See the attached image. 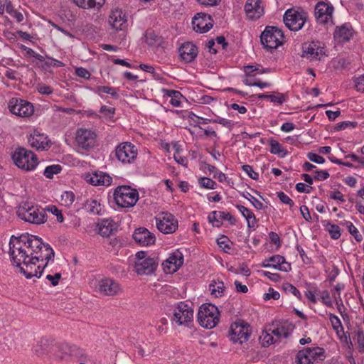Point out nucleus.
<instances>
[{
  "label": "nucleus",
  "mask_w": 364,
  "mask_h": 364,
  "mask_svg": "<svg viewBox=\"0 0 364 364\" xmlns=\"http://www.w3.org/2000/svg\"><path fill=\"white\" fill-rule=\"evenodd\" d=\"M43 240L29 233H23L18 237L12 235L9 241V251H14L18 257L24 259L35 256L40 247H43Z\"/></svg>",
  "instance_id": "f257e3e1"
},
{
  "label": "nucleus",
  "mask_w": 364,
  "mask_h": 364,
  "mask_svg": "<svg viewBox=\"0 0 364 364\" xmlns=\"http://www.w3.org/2000/svg\"><path fill=\"white\" fill-rule=\"evenodd\" d=\"M11 257V262L16 267L19 268V272L23 274L26 279H31L33 277L40 278L43 274L44 269L47 267V262L43 264L39 262L36 259H32V257H28L24 259L23 257H18L14 250L9 252Z\"/></svg>",
  "instance_id": "f03ea898"
},
{
  "label": "nucleus",
  "mask_w": 364,
  "mask_h": 364,
  "mask_svg": "<svg viewBox=\"0 0 364 364\" xmlns=\"http://www.w3.org/2000/svg\"><path fill=\"white\" fill-rule=\"evenodd\" d=\"M17 215L25 222L34 225L44 224L48 220L46 208L33 205L29 202L21 203L17 210Z\"/></svg>",
  "instance_id": "7ed1b4c3"
},
{
  "label": "nucleus",
  "mask_w": 364,
  "mask_h": 364,
  "mask_svg": "<svg viewBox=\"0 0 364 364\" xmlns=\"http://www.w3.org/2000/svg\"><path fill=\"white\" fill-rule=\"evenodd\" d=\"M113 200L119 208H129L135 205L139 200L136 189L130 186H118L113 191Z\"/></svg>",
  "instance_id": "20e7f679"
},
{
  "label": "nucleus",
  "mask_w": 364,
  "mask_h": 364,
  "mask_svg": "<svg viewBox=\"0 0 364 364\" xmlns=\"http://www.w3.org/2000/svg\"><path fill=\"white\" fill-rule=\"evenodd\" d=\"M11 158L18 168L26 171L34 170L39 163L33 152L21 146L16 149Z\"/></svg>",
  "instance_id": "39448f33"
},
{
  "label": "nucleus",
  "mask_w": 364,
  "mask_h": 364,
  "mask_svg": "<svg viewBox=\"0 0 364 364\" xmlns=\"http://www.w3.org/2000/svg\"><path fill=\"white\" fill-rule=\"evenodd\" d=\"M219 315L216 306L212 304H203L198 309L197 321L202 327L211 329L218 324Z\"/></svg>",
  "instance_id": "423d86ee"
},
{
  "label": "nucleus",
  "mask_w": 364,
  "mask_h": 364,
  "mask_svg": "<svg viewBox=\"0 0 364 364\" xmlns=\"http://www.w3.org/2000/svg\"><path fill=\"white\" fill-rule=\"evenodd\" d=\"M193 304H187L185 301L178 302L173 308L172 323H176L178 326L190 327L193 322Z\"/></svg>",
  "instance_id": "0eeeda50"
},
{
  "label": "nucleus",
  "mask_w": 364,
  "mask_h": 364,
  "mask_svg": "<svg viewBox=\"0 0 364 364\" xmlns=\"http://www.w3.org/2000/svg\"><path fill=\"white\" fill-rule=\"evenodd\" d=\"M137 154L138 150L135 145L131 142H122L111 152L109 156L123 164H130L134 161Z\"/></svg>",
  "instance_id": "6e6552de"
},
{
  "label": "nucleus",
  "mask_w": 364,
  "mask_h": 364,
  "mask_svg": "<svg viewBox=\"0 0 364 364\" xmlns=\"http://www.w3.org/2000/svg\"><path fill=\"white\" fill-rule=\"evenodd\" d=\"M147 254L146 251H139L136 253L134 269L139 275H151L154 274L157 269L158 259L147 257Z\"/></svg>",
  "instance_id": "1a4fd4ad"
},
{
  "label": "nucleus",
  "mask_w": 364,
  "mask_h": 364,
  "mask_svg": "<svg viewBox=\"0 0 364 364\" xmlns=\"http://www.w3.org/2000/svg\"><path fill=\"white\" fill-rule=\"evenodd\" d=\"M310 61L324 60L327 57L324 44L318 41H312L302 45V55Z\"/></svg>",
  "instance_id": "9d476101"
},
{
  "label": "nucleus",
  "mask_w": 364,
  "mask_h": 364,
  "mask_svg": "<svg viewBox=\"0 0 364 364\" xmlns=\"http://www.w3.org/2000/svg\"><path fill=\"white\" fill-rule=\"evenodd\" d=\"M261 43L267 50L276 49L284 41V34L281 29L276 26H267L262 33Z\"/></svg>",
  "instance_id": "9b49d317"
},
{
  "label": "nucleus",
  "mask_w": 364,
  "mask_h": 364,
  "mask_svg": "<svg viewBox=\"0 0 364 364\" xmlns=\"http://www.w3.org/2000/svg\"><path fill=\"white\" fill-rule=\"evenodd\" d=\"M308 19V14L302 10L287 9L284 15L285 26L291 31L301 30Z\"/></svg>",
  "instance_id": "f8f14e48"
},
{
  "label": "nucleus",
  "mask_w": 364,
  "mask_h": 364,
  "mask_svg": "<svg viewBox=\"0 0 364 364\" xmlns=\"http://www.w3.org/2000/svg\"><path fill=\"white\" fill-rule=\"evenodd\" d=\"M251 334L250 325L241 320L232 323L229 330L230 340L233 343H243L248 341Z\"/></svg>",
  "instance_id": "ddd939ff"
},
{
  "label": "nucleus",
  "mask_w": 364,
  "mask_h": 364,
  "mask_svg": "<svg viewBox=\"0 0 364 364\" xmlns=\"http://www.w3.org/2000/svg\"><path fill=\"white\" fill-rule=\"evenodd\" d=\"M157 229L164 234H171L178 229V220L176 217L168 212H163L158 217H156Z\"/></svg>",
  "instance_id": "4468645a"
},
{
  "label": "nucleus",
  "mask_w": 364,
  "mask_h": 364,
  "mask_svg": "<svg viewBox=\"0 0 364 364\" xmlns=\"http://www.w3.org/2000/svg\"><path fill=\"white\" fill-rule=\"evenodd\" d=\"M97 135L90 129L79 128L75 133L76 144L81 149L88 151L92 149L96 143Z\"/></svg>",
  "instance_id": "2eb2a0df"
},
{
  "label": "nucleus",
  "mask_w": 364,
  "mask_h": 364,
  "mask_svg": "<svg viewBox=\"0 0 364 364\" xmlns=\"http://www.w3.org/2000/svg\"><path fill=\"white\" fill-rule=\"evenodd\" d=\"M333 7L323 1L318 2L314 9V16L317 23L328 25L333 23Z\"/></svg>",
  "instance_id": "dca6fc26"
},
{
  "label": "nucleus",
  "mask_w": 364,
  "mask_h": 364,
  "mask_svg": "<svg viewBox=\"0 0 364 364\" xmlns=\"http://www.w3.org/2000/svg\"><path fill=\"white\" fill-rule=\"evenodd\" d=\"M184 261L183 255L179 250L169 255L168 257L162 263L164 271L166 274H173L177 272L183 265Z\"/></svg>",
  "instance_id": "f3484780"
},
{
  "label": "nucleus",
  "mask_w": 364,
  "mask_h": 364,
  "mask_svg": "<svg viewBox=\"0 0 364 364\" xmlns=\"http://www.w3.org/2000/svg\"><path fill=\"white\" fill-rule=\"evenodd\" d=\"M326 358L325 350L323 348H304L297 353V359L299 362H302V359L311 360L314 364L323 361Z\"/></svg>",
  "instance_id": "a211bd4d"
},
{
  "label": "nucleus",
  "mask_w": 364,
  "mask_h": 364,
  "mask_svg": "<svg viewBox=\"0 0 364 364\" xmlns=\"http://www.w3.org/2000/svg\"><path fill=\"white\" fill-rule=\"evenodd\" d=\"M11 114H33L34 107L32 103L21 98L13 97L8 103Z\"/></svg>",
  "instance_id": "6ab92c4d"
},
{
  "label": "nucleus",
  "mask_w": 364,
  "mask_h": 364,
  "mask_svg": "<svg viewBox=\"0 0 364 364\" xmlns=\"http://www.w3.org/2000/svg\"><path fill=\"white\" fill-rule=\"evenodd\" d=\"M213 26V20L210 15L198 13L192 19L193 29L200 33L208 32Z\"/></svg>",
  "instance_id": "aec40b11"
},
{
  "label": "nucleus",
  "mask_w": 364,
  "mask_h": 364,
  "mask_svg": "<svg viewBox=\"0 0 364 364\" xmlns=\"http://www.w3.org/2000/svg\"><path fill=\"white\" fill-rule=\"evenodd\" d=\"M28 141L31 147L38 151H46L50 148L51 142L48 136L36 129L31 134Z\"/></svg>",
  "instance_id": "412c9836"
},
{
  "label": "nucleus",
  "mask_w": 364,
  "mask_h": 364,
  "mask_svg": "<svg viewBox=\"0 0 364 364\" xmlns=\"http://www.w3.org/2000/svg\"><path fill=\"white\" fill-rule=\"evenodd\" d=\"M84 179L94 186H109L112 183V178L107 173L95 171L85 174Z\"/></svg>",
  "instance_id": "4be33fe9"
},
{
  "label": "nucleus",
  "mask_w": 364,
  "mask_h": 364,
  "mask_svg": "<svg viewBox=\"0 0 364 364\" xmlns=\"http://www.w3.org/2000/svg\"><path fill=\"white\" fill-rule=\"evenodd\" d=\"M260 265L262 267H272L284 272H288L291 270L290 263L287 262L285 257L280 255H274L269 258H266Z\"/></svg>",
  "instance_id": "5701e85b"
},
{
  "label": "nucleus",
  "mask_w": 364,
  "mask_h": 364,
  "mask_svg": "<svg viewBox=\"0 0 364 364\" xmlns=\"http://www.w3.org/2000/svg\"><path fill=\"white\" fill-rule=\"evenodd\" d=\"M245 11L249 19H258L264 14V4L262 0H247Z\"/></svg>",
  "instance_id": "b1692460"
},
{
  "label": "nucleus",
  "mask_w": 364,
  "mask_h": 364,
  "mask_svg": "<svg viewBox=\"0 0 364 364\" xmlns=\"http://www.w3.org/2000/svg\"><path fill=\"white\" fill-rule=\"evenodd\" d=\"M111 27L117 31H123L127 28V17L122 9H115L111 11L108 20Z\"/></svg>",
  "instance_id": "393cba45"
},
{
  "label": "nucleus",
  "mask_w": 364,
  "mask_h": 364,
  "mask_svg": "<svg viewBox=\"0 0 364 364\" xmlns=\"http://www.w3.org/2000/svg\"><path fill=\"white\" fill-rule=\"evenodd\" d=\"M132 237L134 241L141 246H150L156 242L155 235L144 227L136 228Z\"/></svg>",
  "instance_id": "a878e982"
},
{
  "label": "nucleus",
  "mask_w": 364,
  "mask_h": 364,
  "mask_svg": "<svg viewBox=\"0 0 364 364\" xmlns=\"http://www.w3.org/2000/svg\"><path fill=\"white\" fill-rule=\"evenodd\" d=\"M98 289L101 294L106 296H115L122 291L119 284L111 278L100 279L98 282Z\"/></svg>",
  "instance_id": "bb28decb"
},
{
  "label": "nucleus",
  "mask_w": 364,
  "mask_h": 364,
  "mask_svg": "<svg viewBox=\"0 0 364 364\" xmlns=\"http://www.w3.org/2000/svg\"><path fill=\"white\" fill-rule=\"evenodd\" d=\"M60 359L77 358L84 355L83 350L75 345L63 343L58 346Z\"/></svg>",
  "instance_id": "cd10ccee"
},
{
  "label": "nucleus",
  "mask_w": 364,
  "mask_h": 364,
  "mask_svg": "<svg viewBox=\"0 0 364 364\" xmlns=\"http://www.w3.org/2000/svg\"><path fill=\"white\" fill-rule=\"evenodd\" d=\"M244 73L246 77L243 80V82L248 86H255L256 80L254 79L257 74H262L268 72V69H264L259 65L244 66Z\"/></svg>",
  "instance_id": "c85d7f7f"
},
{
  "label": "nucleus",
  "mask_w": 364,
  "mask_h": 364,
  "mask_svg": "<svg viewBox=\"0 0 364 364\" xmlns=\"http://www.w3.org/2000/svg\"><path fill=\"white\" fill-rule=\"evenodd\" d=\"M198 48L192 42H186L179 48V54L185 63H191L198 55Z\"/></svg>",
  "instance_id": "c756f323"
},
{
  "label": "nucleus",
  "mask_w": 364,
  "mask_h": 364,
  "mask_svg": "<svg viewBox=\"0 0 364 364\" xmlns=\"http://www.w3.org/2000/svg\"><path fill=\"white\" fill-rule=\"evenodd\" d=\"M354 31L348 23L343 24L336 27L334 32V38L338 43H346L350 40L353 36Z\"/></svg>",
  "instance_id": "7c9ffc66"
},
{
  "label": "nucleus",
  "mask_w": 364,
  "mask_h": 364,
  "mask_svg": "<svg viewBox=\"0 0 364 364\" xmlns=\"http://www.w3.org/2000/svg\"><path fill=\"white\" fill-rule=\"evenodd\" d=\"M38 252H36L35 256H32V259H36L40 262H48L50 259H53L55 256V252L50 245L48 243H43V247H40Z\"/></svg>",
  "instance_id": "2f4dec72"
},
{
  "label": "nucleus",
  "mask_w": 364,
  "mask_h": 364,
  "mask_svg": "<svg viewBox=\"0 0 364 364\" xmlns=\"http://www.w3.org/2000/svg\"><path fill=\"white\" fill-rule=\"evenodd\" d=\"M80 9L84 10L100 11L105 3V0H73Z\"/></svg>",
  "instance_id": "473e14b6"
},
{
  "label": "nucleus",
  "mask_w": 364,
  "mask_h": 364,
  "mask_svg": "<svg viewBox=\"0 0 364 364\" xmlns=\"http://www.w3.org/2000/svg\"><path fill=\"white\" fill-rule=\"evenodd\" d=\"M98 233L102 237H109L114 231L117 230V223L110 218L103 219L98 224Z\"/></svg>",
  "instance_id": "72a5a7b5"
},
{
  "label": "nucleus",
  "mask_w": 364,
  "mask_h": 364,
  "mask_svg": "<svg viewBox=\"0 0 364 364\" xmlns=\"http://www.w3.org/2000/svg\"><path fill=\"white\" fill-rule=\"evenodd\" d=\"M328 317H329V320L331 321L333 329L338 330V328H340V331H342V333L344 336L345 341L347 343L349 342L350 343V345H352V342L350 338L349 333L344 331V328L342 325L341 319L333 313H329Z\"/></svg>",
  "instance_id": "f704fd0d"
},
{
  "label": "nucleus",
  "mask_w": 364,
  "mask_h": 364,
  "mask_svg": "<svg viewBox=\"0 0 364 364\" xmlns=\"http://www.w3.org/2000/svg\"><path fill=\"white\" fill-rule=\"evenodd\" d=\"M235 208L240 212L242 215L246 219L247 223V227L249 228H254L257 220L252 210L239 204L235 205Z\"/></svg>",
  "instance_id": "c9c22d12"
},
{
  "label": "nucleus",
  "mask_w": 364,
  "mask_h": 364,
  "mask_svg": "<svg viewBox=\"0 0 364 364\" xmlns=\"http://www.w3.org/2000/svg\"><path fill=\"white\" fill-rule=\"evenodd\" d=\"M268 144L270 146L269 151L271 154L279 155L281 158L287 156V151L274 138H270L268 140Z\"/></svg>",
  "instance_id": "e433bc0d"
},
{
  "label": "nucleus",
  "mask_w": 364,
  "mask_h": 364,
  "mask_svg": "<svg viewBox=\"0 0 364 364\" xmlns=\"http://www.w3.org/2000/svg\"><path fill=\"white\" fill-rule=\"evenodd\" d=\"M87 211L93 215H101L103 213V208L96 199L87 200L86 201Z\"/></svg>",
  "instance_id": "4c0bfd02"
},
{
  "label": "nucleus",
  "mask_w": 364,
  "mask_h": 364,
  "mask_svg": "<svg viewBox=\"0 0 364 364\" xmlns=\"http://www.w3.org/2000/svg\"><path fill=\"white\" fill-rule=\"evenodd\" d=\"M259 340L261 341L262 346L264 347H268L271 344L277 342L274 334L272 333V329L264 330L262 333V335L259 336Z\"/></svg>",
  "instance_id": "58836bf2"
},
{
  "label": "nucleus",
  "mask_w": 364,
  "mask_h": 364,
  "mask_svg": "<svg viewBox=\"0 0 364 364\" xmlns=\"http://www.w3.org/2000/svg\"><path fill=\"white\" fill-rule=\"evenodd\" d=\"M166 95L170 97L169 102L173 107L181 106V100L183 99V97L179 91L173 90H167Z\"/></svg>",
  "instance_id": "ea45409f"
},
{
  "label": "nucleus",
  "mask_w": 364,
  "mask_h": 364,
  "mask_svg": "<svg viewBox=\"0 0 364 364\" xmlns=\"http://www.w3.org/2000/svg\"><path fill=\"white\" fill-rule=\"evenodd\" d=\"M209 290L211 291V294L215 295L217 297L222 296L225 291L223 282L218 281L216 282L215 280L212 281L209 284Z\"/></svg>",
  "instance_id": "a19ab883"
},
{
  "label": "nucleus",
  "mask_w": 364,
  "mask_h": 364,
  "mask_svg": "<svg viewBox=\"0 0 364 364\" xmlns=\"http://www.w3.org/2000/svg\"><path fill=\"white\" fill-rule=\"evenodd\" d=\"M96 93L102 97V94L109 95L112 98L118 99L119 94L117 92V89L109 86H98L96 87Z\"/></svg>",
  "instance_id": "79ce46f5"
},
{
  "label": "nucleus",
  "mask_w": 364,
  "mask_h": 364,
  "mask_svg": "<svg viewBox=\"0 0 364 364\" xmlns=\"http://www.w3.org/2000/svg\"><path fill=\"white\" fill-rule=\"evenodd\" d=\"M326 230L328 232L331 237L333 240L340 238L341 235V228L338 225L332 224L329 221L326 225Z\"/></svg>",
  "instance_id": "37998d69"
},
{
  "label": "nucleus",
  "mask_w": 364,
  "mask_h": 364,
  "mask_svg": "<svg viewBox=\"0 0 364 364\" xmlns=\"http://www.w3.org/2000/svg\"><path fill=\"white\" fill-rule=\"evenodd\" d=\"M63 168L59 164H53L46 167L43 175L49 179H52L54 175L60 173Z\"/></svg>",
  "instance_id": "c03bdc74"
},
{
  "label": "nucleus",
  "mask_w": 364,
  "mask_h": 364,
  "mask_svg": "<svg viewBox=\"0 0 364 364\" xmlns=\"http://www.w3.org/2000/svg\"><path fill=\"white\" fill-rule=\"evenodd\" d=\"M6 11L12 17L16 18L17 22L21 23L23 21L24 18L23 14L16 10L10 1L6 4Z\"/></svg>",
  "instance_id": "a18cd8bd"
},
{
  "label": "nucleus",
  "mask_w": 364,
  "mask_h": 364,
  "mask_svg": "<svg viewBox=\"0 0 364 364\" xmlns=\"http://www.w3.org/2000/svg\"><path fill=\"white\" fill-rule=\"evenodd\" d=\"M272 333L274 334V336L276 337L275 340H277V341L279 340L282 337L288 338L291 333L288 328L284 326L277 327L272 330Z\"/></svg>",
  "instance_id": "49530a36"
},
{
  "label": "nucleus",
  "mask_w": 364,
  "mask_h": 364,
  "mask_svg": "<svg viewBox=\"0 0 364 364\" xmlns=\"http://www.w3.org/2000/svg\"><path fill=\"white\" fill-rule=\"evenodd\" d=\"M208 220L213 227L220 228L223 225V222L220 219V211H212L208 216Z\"/></svg>",
  "instance_id": "de8ad7c7"
},
{
  "label": "nucleus",
  "mask_w": 364,
  "mask_h": 364,
  "mask_svg": "<svg viewBox=\"0 0 364 364\" xmlns=\"http://www.w3.org/2000/svg\"><path fill=\"white\" fill-rule=\"evenodd\" d=\"M259 98L267 99L274 104L281 105L285 101L284 95L278 93L277 95H259Z\"/></svg>",
  "instance_id": "09e8293b"
},
{
  "label": "nucleus",
  "mask_w": 364,
  "mask_h": 364,
  "mask_svg": "<svg viewBox=\"0 0 364 364\" xmlns=\"http://www.w3.org/2000/svg\"><path fill=\"white\" fill-rule=\"evenodd\" d=\"M200 187L207 189H215L217 188V183L213 179L208 177H200L198 180Z\"/></svg>",
  "instance_id": "8fccbe9b"
},
{
  "label": "nucleus",
  "mask_w": 364,
  "mask_h": 364,
  "mask_svg": "<svg viewBox=\"0 0 364 364\" xmlns=\"http://www.w3.org/2000/svg\"><path fill=\"white\" fill-rule=\"evenodd\" d=\"M242 196L247 199L256 209H264L263 203L260 202L258 199H257L255 197L252 196L249 192H243L242 193Z\"/></svg>",
  "instance_id": "3c124183"
},
{
  "label": "nucleus",
  "mask_w": 364,
  "mask_h": 364,
  "mask_svg": "<svg viewBox=\"0 0 364 364\" xmlns=\"http://www.w3.org/2000/svg\"><path fill=\"white\" fill-rule=\"evenodd\" d=\"M50 212L57 218V221L60 223L64 221V217L62 214V211L55 205H50L46 207V213Z\"/></svg>",
  "instance_id": "603ef678"
},
{
  "label": "nucleus",
  "mask_w": 364,
  "mask_h": 364,
  "mask_svg": "<svg viewBox=\"0 0 364 364\" xmlns=\"http://www.w3.org/2000/svg\"><path fill=\"white\" fill-rule=\"evenodd\" d=\"M75 196L72 191H65L61 195V201L66 207H70L74 202Z\"/></svg>",
  "instance_id": "864d4df0"
},
{
  "label": "nucleus",
  "mask_w": 364,
  "mask_h": 364,
  "mask_svg": "<svg viewBox=\"0 0 364 364\" xmlns=\"http://www.w3.org/2000/svg\"><path fill=\"white\" fill-rule=\"evenodd\" d=\"M217 243L226 253H228L229 250L231 249L230 240L226 235H221V237L217 240Z\"/></svg>",
  "instance_id": "5fc2aeb1"
},
{
  "label": "nucleus",
  "mask_w": 364,
  "mask_h": 364,
  "mask_svg": "<svg viewBox=\"0 0 364 364\" xmlns=\"http://www.w3.org/2000/svg\"><path fill=\"white\" fill-rule=\"evenodd\" d=\"M358 127L357 122L343 121L336 124L334 127L335 132H340L348 128H355Z\"/></svg>",
  "instance_id": "6e6d98bb"
},
{
  "label": "nucleus",
  "mask_w": 364,
  "mask_h": 364,
  "mask_svg": "<svg viewBox=\"0 0 364 364\" xmlns=\"http://www.w3.org/2000/svg\"><path fill=\"white\" fill-rule=\"evenodd\" d=\"M346 225L348 232L354 237L357 242H361L363 240V236L360 234L358 230L350 221H346Z\"/></svg>",
  "instance_id": "4d7b16f0"
},
{
  "label": "nucleus",
  "mask_w": 364,
  "mask_h": 364,
  "mask_svg": "<svg viewBox=\"0 0 364 364\" xmlns=\"http://www.w3.org/2000/svg\"><path fill=\"white\" fill-rule=\"evenodd\" d=\"M282 288H283V290L286 293H288V292L291 293L296 298H298L299 300H301L302 296H301L300 291L293 284H291L290 283H288V282H286V283L283 284Z\"/></svg>",
  "instance_id": "13d9d810"
},
{
  "label": "nucleus",
  "mask_w": 364,
  "mask_h": 364,
  "mask_svg": "<svg viewBox=\"0 0 364 364\" xmlns=\"http://www.w3.org/2000/svg\"><path fill=\"white\" fill-rule=\"evenodd\" d=\"M325 272L328 274L327 280L330 283H333L336 280L338 275L340 274L339 268L335 264H333L331 270L326 269Z\"/></svg>",
  "instance_id": "bf43d9fd"
},
{
  "label": "nucleus",
  "mask_w": 364,
  "mask_h": 364,
  "mask_svg": "<svg viewBox=\"0 0 364 364\" xmlns=\"http://www.w3.org/2000/svg\"><path fill=\"white\" fill-rule=\"evenodd\" d=\"M320 294V297L321 299V302L328 307H332L333 303L330 296V294L328 290H323L322 291L318 292Z\"/></svg>",
  "instance_id": "052dcab7"
},
{
  "label": "nucleus",
  "mask_w": 364,
  "mask_h": 364,
  "mask_svg": "<svg viewBox=\"0 0 364 364\" xmlns=\"http://www.w3.org/2000/svg\"><path fill=\"white\" fill-rule=\"evenodd\" d=\"M242 169L248 175L250 178L255 181H258L259 175L257 172L254 171L252 167L250 165L245 164L242 166Z\"/></svg>",
  "instance_id": "680f3d73"
},
{
  "label": "nucleus",
  "mask_w": 364,
  "mask_h": 364,
  "mask_svg": "<svg viewBox=\"0 0 364 364\" xmlns=\"http://www.w3.org/2000/svg\"><path fill=\"white\" fill-rule=\"evenodd\" d=\"M189 119H191L193 121V123H191V124H193L194 126H198L200 124H208V122H211V119H205L200 117L199 115H187Z\"/></svg>",
  "instance_id": "e2e57ef3"
},
{
  "label": "nucleus",
  "mask_w": 364,
  "mask_h": 364,
  "mask_svg": "<svg viewBox=\"0 0 364 364\" xmlns=\"http://www.w3.org/2000/svg\"><path fill=\"white\" fill-rule=\"evenodd\" d=\"M277 196L281 202L283 203L289 205L290 208H292L294 205V202L292 199H291L286 193L282 191H279L277 193Z\"/></svg>",
  "instance_id": "0e129e2a"
},
{
  "label": "nucleus",
  "mask_w": 364,
  "mask_h": 364,
  "mask_svg": "<svg viewBox=\"0 0 364 364\" xmlns=\"http://www.w3.org/2000/svg\"><path fill=\"white\" fill-rule=\"evenodd\" d=\"M308 159L318 164H322L325 162V159L314 152H309L306 155Z\"/></svg>",
  "instance_id": "69168bd1"
},
{
  "label": "nucleus",
  "mask_w": 364,
  "mask_h": 364,
  "mask_svg": "<svg viewBox=\"0 0 364 364\" xmlns=\"http://www.w3.org/2000/svg\"><path fill=\"white\" fill-rule=\"evenodd\" d=\"M280 294L277 291H275L273 288L269 287L268 290V293H265L263 295V299L265 301L273 299L274 300H277L279 299Z\"/></svg>",
  "instance_id": "338daca9"
},
{
  "label": "nucleus",
  "mask_w": 364,
  "mask_h": 364,
  "mask_svg": "<svg viewBox=\"0 0 364 364\" xmlns=\"http://www.w3.org/2000/svg\"><path fill=\"white\" fill-rule=\"evenodd\" d=\"M354 83L357 91L364 92V75L355 77Z\"/></svg>",
  "instance_id": "774afa93"
}]
</instances>
